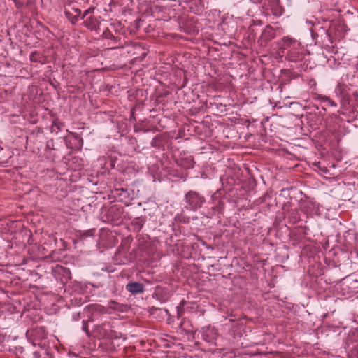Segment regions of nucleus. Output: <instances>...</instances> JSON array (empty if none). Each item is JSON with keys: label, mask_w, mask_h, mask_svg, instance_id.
I'll return each mask as SVG.
<instances>
[{"label": "nucleus", "mask_w": 358, "mask_h": 358, "mask_svg": "<svg viewBox=\"0 0 358 358\" xmlns=\"http://www.w3.org/2000/svg\"><path fill=\"white\" fill-rule=\"evenodd\" d=\"M185 199L192 210L201 207L205 201L204 198L196 192L190 191L185 195Z\"/></svg>", "instance_id": "nucleus-1"}, {"label": "nucleus", "mask_w": 358, "mask_h": 358, "mask_svg": "<svg viewBox=\"0 0 358 358\" xmlns=\"http://www.w3.org/2000/svg\"><path fill=\"white\" fill-rule=\"evenodd\" d=\"M127 289L133 294H138L143 291V286L138 282H129L127 285Z\"/></svg>", "instance_id": "nucleus-2"}, {"label": "nucleus", "mask_w": 358, "mask_h": 358, "mask_svg": "<svg viewBox=\"0 0 358 358\" xmlns=\"http://www.w3.org/2000/svg\"><path fill=\"white\" fill-rule=\"evenodd\" d=\"M205 334L209 338V341L215 339L217 336V330L213 327L207 328Z\"/></svg>", "instance_id": "nucleus-3"}, {"label": "nucleus", "mask_w": 358, "mask_h": 358, "mask_svg": "<svg viewBox=\"0 0 358 358\" xmlns=\"http://www.w3.org/2000/svg\"><path fill=\"white\" fill-rule=\"evenodd\" d=\"M185 304V301L182 300L179 305L176 307L177 310V317L178 318H180L182 316L184 313V306Z\"/></svg>", "instance_id": "nucleus-4"}, {"label": "nucleus", "mask_w": 358, "mask_h": 358, "mask_svg": "<svg viewBox=\"0 0 358 358\" xmlns=\"http://www.w3.org/2000/svg\"><path fill=\"white\" fill-rule=\"evenodd\" d=\"M327 101L329 102V103H330L331 106H336V104L333 101L330 100V99H328V98H327Z\"/></svg>", "instance_id": "nucleus-5"}, {"label": "nucleus", "mask_w": 358, "mask_h": 358, "mask_svg": "<svg viewBox=\"0 0 358 358\" xmlns=\"http://www.w3.org/2000/svg\"><path fill=\"white\" fill-rule=\"evenodd\" d=\"M89 13H90V10H85V13L83 14V15L82 17V19H83L85 17V16H86Z\"/></svg>", "instance_id": "nucleus-6"}, {"label": "nucleus", "mask_w": 358, "mask_h": 358, "mask_svg": "<svg viewBox=\"0 0 358 358\" xmlns=\"http://www.w3.org/2000/svg\"><path fill=\"white\" fill-rule=\"evenodd\" d=\"M76 12H78V14H80V10H76Z\"/></svg>", "instance_id": "nucleus-7"}]
</instances>
